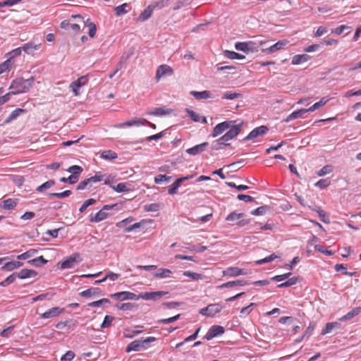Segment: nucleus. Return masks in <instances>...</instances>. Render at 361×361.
<instances>
[{
    "instance_id": "1",
    "label": "nucleus",
    "mask_w": 361,
    "mask_h": 361,
    "mask_svg": "<svg viewBox=\"0 0 361 361\" xmlns=\"http://www.w3.org/2000/svg\"><path fill=\"white\" fill-rule=\"evenodd\" d=\"M34 81V77H30L27 80L18 78L13 80L9 88L12 90V94L25 93L30 90Z\"/></svg>"
},
{
    "instance_id": "2",
    "label": "nucleus",
    "mask_w": 361,
    "mask_h": 361,
    "mask_svg": "<svg viewBox=\"0 0 361 361\" xmlns=\"http://www.w3.org/2000/svg\"><path fill=\"white\" fill-rule=\"evenodd\" d=\"M157 340L155 337H147L145 339L135 340L130 342L126 347V351L129 353L130 351H140L142 349H146L148 345Z\"/></svg>"
},
{
    "instance_id": "3",
    "label": "nucleus",
    "mask_w": 361,
    "mask_h": 361,
    "mask_svg": "<svg viewBox=\"0 0 361 361\" xmlns=\"http://www.w3.org/2000/svg\"><path fill=\"white\" fill-rule=\"evenodd\" d=\"M169 1V0H161L159 2H154L151 4L140 13L138 17V20L142 22L147 20L151 17L152 12L156 7L164 8L168 4Z\"/></svg>"
},
{
    "instance_id": "4",
    "label": "nucleus",
    "mask_w": 361,
    "mask_h": 361,
    "mask_svg": "<svg viewBox=\"0 0 361 361\" xmlns=\"http://www.w3.org/2000/svg\"><path fill=\"white\" fill-rule=\"evenodd\" d=\"M81 261L80 255L78 252H75L61 262L60 263V267L62 269H71Z\"/></svg>"
},
{
    "instance_id": "5",
    "label": "nucleus",
    "mask_w": 361,
    "mask_h": 361,
    "mask_svg": "<svg viewBox=\"0 0 361 361\" xmlns=\"http://www.w3.org/2000/svg\"><path fill=\"white\" fill-rule=\"evenodd\" d=\"M115 205H104L102 209L90 218V222L98 223L106 219L109 216V211Z\"/></svg>"
},
{
    "instance_id": "6",
    "label": "nucleus",
    "mask_w": 361,
    "mask_h": 361,
    "mask_svg": "<svg viewBox=\"0 0 361 361\" xmlns=\"http://www.w3.org/2000/svg\"><path fill=\"white\" fill-rule=\"evenodd\" d=\"M224 307L219 303L210 304L206 307L200 310V313L207 317H214L216 314L220 312Z\"/></svg>"
},
{
    "instance_id": "7",
    "label": "nucleus",
    "mask_w": 361,
    "mask_h": 361,
    "mask_svg": "<svg viewBox=\"0 0 361 361\" xmlns=\"http://www.w3.org/2000/svg\"><path fill=\"white\" fill-rule=\"evenodd\" d=\"M243 213L233 212L226 216V220L227 221L235 222V224L239 226H244L248 224L250 221L247 219H243Z\"/></svg>"
},
{
    "instance_id": "8",
    "label": "nucleus",
    "mask_w": 361,
    "mask_h": 361,
    "mask_svg": "<svg viewBox=\"0 0 361 361\" xmlns=\"http://www.w3.org/2000/svg\"><path fill=\"white\" fill-rule=\"evenodd\" d=\"M235 121H226L222 123L217 124L213 130L212 137H215L223 133L225 130H228Z\"/></svg>"
},
{
    "instance_id": "9",
    "label": "nucleus",
    "mask_w": 361,
    "mask_h": 361,
    "mask_svg": "<svg viewBox=\"0 0 361 361\" xmlns=\"http://www.w3.org/2000/svg\"><path fill=\"white\" fill-rule=\"evenodd\" d=\"M71 18L80 19L82 21V23H83L84 27H89L88 34H89L90 37H94V35L96 34V31H97V27H96V25L94 23L91 22L89 18H87V20H84L83 18L80 15H72Z\"/></svg>"
},
{
    "instance_id": "10",
    "label": "nucleus",
    "mask_w": 361,
    "mask_h": 361,
    "mask_svg": "<svg viewBox=\"0 0 361 361\" xmlns=\"http://www.w3.org/2000/svg\"><path fill=\"white\" fill-rule=\"evenodd\" d=\"M111 297L112 298H115L116 300H136L140 298V296H137L136 294L128 292V291H122L119 293H116L111 295Z\"/></svg>"
},
{
    "instance_id": "11",
    "label": "nucleus",
    "mask_w": 361,
    "mask_h": 361,
    "mask_svg": "<svg viewBox=\"0 0 361 361\" xmlns=\"http://www.w3.org/2000/svg\"><path fill=\"white\" fill-rule=\"evenodd\" d=\"M173 73V70L168 65L163 64L158 66L156 72V80H159L162 77L166 75H171Z\"/></svg>"
},
{
    "instance_id": "12",
    "label": "nucleus",
    "mask_w": 361,
    "mask_h": 361,
    "mask_svg": "<svg viewBox=\"0 0 361 361\" xmlns=\"http://www.w3.org/2000/svg\"><path fill=\"white\" fill-rule=\"evenodd\" d=\"M88 81L87 76H81L75 81L73 82L70 85V87L72 90L75 96L80 94V87L85 85Z\"/></svg>"
},
{
    "instance_id": "13",
    "label": "nucleus",
    "mask_w": 361,
    "mask_h": 361,
    "mask_svg": "<svg viewBox=\"0 0 361 361\" xmlns=\"http://www.w3.org/2000/svg\"><path fill=\"white\" fill-rule=\"evenodd\" d=\"M268 128L265 126H261L259 127L255 128L243 140L246 141L249 140H252L254 138L257 137L258 136L266 134L268 132Z\"/></svg>"
},
{
    "instance_id": "14",
    "label": "nucleus",
    "mask_w": 361,
    "mask_h": 361,
    "mask_svg": "<svg viewBox=\"0 0 361 361\" xmlns=\"http://www.w3.org/2000/svg\"><path fill=\"white\" fill-rule=\"evenodd\" d=\"M225 329L223 326L219 325H214L210 327L209 331H207L205 338L208 341L221 335L224 333Z\"/></svg>"
},
{
    "instance_id": "15",
    "label": "nucleus",
    "mask_w": 361,
    "mask_h": 361,
    "mask_svg": "<svg viewBox=\"0 0 361 361\" xmlns=\"http://www.w3.org/2000/svg\"><path fill=\"white\" fill-rule=\"evenodd\" d=\"M224 276L235 277L240 275H246L247 273L244 269L238 267H228L222 271Z\"/></svg>"
},
{
    "instance_id": "16",
    "label": "nucleus",
    "mask_w": 361,
    "mask_h": 361,
    "mask_svg": "<svg viewBox=\"0 0 361 361\" xmlns=\"http://www.w3.org/2000/svg\"><path fill=\"white\" fill-rule=\"evenodd\" d=\"M167 294L166 291L145 292L140 295V298L147 300H157Z\"/></svg>"
},
{
    "instance_id": "17",
    "label": "nucleus",
    "mask_w": 361,
    "mask_h": 361,
    "mask_svg": "<svg viewBox=\"0 0 361 361\" xmlns=\"http://www.w3.org/2000/svg\"><path fill=\"white\" fill-rule=\"evenodd\" d=\"M288 42L286 39L280 40L268 48L262 49V51L265 54L274 53L279 50L283 49L288 44Z\"/></svg>"
},
{
    "instance_id": "18",
    "label": "nucleus",
    "mask_w": 361,
    "mask_h": 361,
    "mask_svg": "<svg viewBox=\"0 0 361 361\" xmlns=\"http://www.w3.org/2000/svg\"><path fill=\"white\" fill-rule=\"evenodd\" d=\"M147 120L144 118H134L131 121H128L124 123H119L116 125L117 128H124V127H131L133 126H145Z\"/></svg>"
},
{
    "instance_id": "19",
    "label": "nucleus",
    "mask_w": 361,
    "mask_h": 361,
    "mask_svg": "<svg viewBox=\"0 0 361 361\" xmlns=\"http://www.w3.org/2000/svg\"><path fill=\"white\" fill-rule=\"evenodd\" d=\"M64 311V309L60 308L59 307H52L45 312L40 314L41 318L43 319H49L51 317H55L59 315L60 314L63 313Z\"/></svg>"
},
{
    "instance_id": "20",
    "label": "nucleus",
    "mask_w": 361,
    "mask_h": 361,
    "mask_svg": "<svg viewBox=\"0 0 361 361\" xmlns=\"http://www.w3.org/2000/svg\"><path fill=\"white\" fill-rule=\"evenodd\" d=\"M243 123L241 122L237 125H231V126L228 128V130L226 133L228 137L231 140L233 139L236 137L242 130Z\"/></svg>"
},
{
    "instance_id": "21",
    "label": "nucleus",
    "mask_w": 361,
    "mask_h": 361,
    "mask_svg": "<svg viewBox=\"0 0 361 361\" xmlns=\"http://www.w3.org/2000/svg\"><path fill=\"white\" fill-rule=\"evenodd\" d=\"M208 145L209 143L207 142H202L200 145H197L191 148L188 149L186 152L190 155H197L204 151Z\"/></svg>"
},
{
    "instance_id": "22",
    "label": "nucleus",
    "mask_w": 361,
    "mask_h": 361,
    "mask_svg": "<svg viewBox=\"0 0 361 361\" xmlns=\"http://www.w3.org/2000/svg\"><path fill=\"white\" fill-rule=\"evenodd\" d=\"M255 43L253 42H236L235 44V48L238 51H242L245 53H248L250 51L253 50V46Z\"/></svg>"
},
{
    "instance_id": "23",
    "label": "nucleus",
    "mask_w": 361,
    "mask_h": 361,
    "mask_svg": "<svg viewBox=\"0 0 361 361\" xmlns=\"http://www.w3.org/2000/svg\"><path fill=\"white\" fill-rule=\"evenodd\" d=\"M102 295V290L99 288H90L80 293V295L85 298H91L92 296H99Z\"/></svg>"
},
{
    "instance_id": "24",
    "label": "nucleus",
    "mask_w": 361,
    "mask_h": 361,
    "mask_svg": "<svg viewBox=\"0 0 361 361\" xmlns=\"http://www.w3.org/2000/svg\"><path fill=\"white\" fill-rule=\"evenodd\" d=\"M306 114L305 109H298L297 111H293L290 115H288L286 118L284 120L286 123H288L293 120L299 118H305V114Z\"/></svg>"
},
{
    "instance_id": "25",
    "label": "nucleus",
    "mask_w": 361,
    "mask_h": 361,
    "mask_svg": "<svg viewBox=\"0 0 361 361\" xmlns=\"http://www.w3.org/2000/svg\"><path fill=\"white\" fill-rule=\"evenodd\" d=\"M190 94L192 95L197 100L212 98V94L209 90H204L202 92L191 91Z\"/></svg>"
},
{
    "instance_id": "26",
    "label": "nucleus",
    "mask_w": 361,
    "mask_h": 361,
    "mask_svg": "<svg viewBox=\"0 0 361 361\" xmlns=\"http://www.w3.org/2000/svg\"><path fill=\"white\" fill-rule=\"evenodd\" d=\"M248 284L247 281L244 280H236L224 283L217 286L219 289H223L226 288H231L235 286H245Z\"/></svg>"
},
{
    "instance_id": "27",
    "label": "nucleus",
    "mask_w": 361,
    "mask_h": 361,
    "mask_svg": "<svg viewBox=\"0 0 361 361\" xmlns=\"http://www.w3.org/2000/svg\"><path fill=\"white\" fill-rule=\"evenodd\" d=\"M60 27L64 30H72L74 32H78L80 30V26L78 23H71L69 20H63Z\"/></svg>"
},
{
    "instance_id": "28",
    "label": "nucleus",
    "mask_w": 361,
    "mask_h": 361,
    "mask_svg": "<svg viewBox=\"0 0 361 361\" xmlns=\"http://www.w3.org/2000/svg\"><path fill=\"white\" fill-rule=\"evenodd\" d=\"M310 59V56L307 54H297L293 57L291 63L293 65H299L305 62H307Z\"/></svg>"
},
{
    "instance_id": "29",
    "label": "nucleus",
    "mask_w": 361,
    "mask_h": 361,
    "mask_svg": "<svg viewBox=\"0 0 361 361\" xmlns=\"http://www.w3.org/2000/svg\"><path fill=\"white\" fill-rule=\"evenodd\" d=\"M37 273L35 270L23 269L16 275L19 279H25L36 276Z\"/></svg>"
},
{
    "instance_id": "30",
    "label": "nucleus",
    "mask_w": 361,
    "mask_h": 361,
    "mask_svg": "<svg viewBox=\"0 0 361 361\" xmlns=\"http://www.w3.org/2000/svg\"><path fill=\"white\" fill-rule=\"evenodd\" d=\"M23 265V262L19 261H13L6 263L2 267L1 270L3 271H13L16 269H18Z\"/></svg>"
},
{
    "instance_id": "31",
    "label": "nucleus",
    "mask_w": 361,
    "mask_h": 361,
    "mask_svg": "<svg viewBox=\"0 0 361 361\" xmlns=\"http://www.w3.org/2000/svg\"><path fill=\"white\" fill-rule=\"evenodd\" d=\"M360 312H361V307H355L353 310H352L351 311H350L349 312H348L346 314H345L344 316L341 317L339 319V320L341 322L349 320V319L353 318L354 317L358 315Z\"/></svg>"
},
{
    "instance_id": "32",
    "label": "nucleus",
    "mask_w": 361,
    "mask_h": 361,
    "mask_svg": "<svg viewBox=\"0 0 361 361\" xmlns=\"http://www.w3.org/2000/svg\"><path fill=\"white\" fill-rule=\"evenodd\" d=\"M171 111L168 110V109H165L163 107H159V108H155V109H154L153 110H152L150 111H148L147 113V114L152 115V116H164V115H166V114H169L171 113Z\"/></svg>"
},
{
    "instance_id": "33",
    "label": "nucleus",
    "mask_w": 361,
    "mask_h": 361,
    "mask_svg": "<svg viewBox=\"0 0 361 361\" xmlns=\"http://www.w3.org/2000/svg\"><path fill=\"white\" fill-rule=\"evenodd\" d=\"M18 204V201L13 199H7L2 202L1 207L4 209H13Z\"/></svg>"
},
{
    "instance_id": "34",
    "label": "nucleus",
    "mask_w": 361,
    "mask_h": 361,
    "mask_svg": "<svg viewBox=\"0 0 361 361\" xmlns=\"http://www.w3.org/2000/svg\"><path fill=\"white\" fill-rule=\"evenodd\" d=\"M172 274L171 271L168 269H159L157 272L154 274V276L156 278L164 279L169 278Z\"/></svg>"
},
{
    "instance_id": "35",
    "label": "nucleus",
    "mask_w": 361,
    "mask_h": 361,
    "mask_svg": "<svg viewBox=\"0 0 361 361\" xmlns=\"http://www.w3.org/2000/svg\"><path fill=\"white\" fill-rule=\"evenodd\" d=\"M37 252L38 251L36 249H30V250H27V252L18 255L17 257V259L19 260H25V259H30V258L32 257L33 256H35L37 253Z\"/></svg>"
},
{
    "instance_id": "36",
    "label": "nucleus",
    "mask_w": 361,
    "mask_h": 361,
    "mask_svg": "<svg viewBox=\"0 0 361 361\" xmlns=\"http://www.w3.org/2000/svg\"><path fill=\"white\" fill-rule=\"evenodd\" d=\"M129 184L127 183H120L116 185L111 186V188L117 192H123L129 191Z\"/></svg>"
},
{
    "instance_id": "37",
    "label": "nucleus",
    "mask_w": 361,
    "mask_h": 361,
    "mask_svg": "<svg viewBox=\"0 0 361 361\" xmlns=\"http://www.w3.org/2000/svg\"><path fill=\"white\" fill-rule=\"evenodd\" d=\"M28 263L35 267H42L47 263V260L45 259L43 256H39L33 259L29 260Z\"/></svg>"
},
{
    "instance_id": "38",
    "label": "nucleus",
    "mask_w": 361,
    "mask_h": 361,
    "mask_svg": "<svg viewBox=\"0 0 361 361\" xmlns=\"http://www.w3.org/2000/svg\"><path fill=\"white\" fill-rule=\"evenodd\" d=\"M55 183H56L55 180H49L47 182H45L43 184H42L39 186H38L36 188V190L37 192H44L45 190L49 189L52 186H54L55 185Z\"/></svg>"
},
{
    "instance_id": "39",
    "label": "nucleus",
    "mask_w": 361,
    "mask_h": 361,
    "mask_svg": "<svg viewBox=\"0 0 361 361\" xmlns=\"http://www.w3.org/2000/svg\"><path fill=\"white\" fill-rule=\"evenodd\" d=\"M24 111L23 109H15L14 111H13L10 115L8 116V117L4 121V124H6V123H8L10 122H11L12 121L16 119V118L21 114Z\"/></svg>"
},
{
    "instance_id": "40",
    "label": "nucleus",
    "mask_w": 361,
    "mask_h": 361,
    "mask_svg": "<svg viewBox=\"0 0 361 361\" xmlns=\"http://www.w3.org/2000/svg\"><path fill=\"white\" fill-rule=\"evenodd\" d=\"M313 210L317 212L321 221H322L325 224L330 223V219H329V215L324 210H322L319 207L313 209Z\"/></svg>"
},
{
    "instance_id": "41",
    "label": "nucleus",
    "mask_w": 361,
    "mask_h": 361,
    "mask_svg": "<svg viewBox=\"0 0 361 361\" xmlns=\"http://www.w3.org/2000/svg\"><path fill=\"white\" fill-rule=\"evenodd\" d=\"M224 56L230 59H244L245 57L244 55L236 53L233 51L226 50L224 51Z\"/></svg>"
},
{
    "instance_id": "42",
    "label": "nucleus",
    "mask_w": 361,
    "mask_h": 361,
    "mask_svg": "<svg viewBox=\"0 0 361 361\" xmlns=\"http://www.w3.org/2000/svg\"><path fill=\"white\" fill-rule=\"evenodd\" d=\"M129 7V5L126 3H124L120 6H118L114 8V11L117 16H122L128 13L127 8Z\"/></svg>"
},
{
    "instance_id": "43",
    "label": "nucleus",
    "mask_w": 361,
    "mask_h": 361,
    "mask_svg": "<svg viewBox=\"0 0 361 361\" xmlns=\"http://www.w3.org/2000/svg\"><path fill=\"white\" fill-rule=\"evenodd\" d=\"M101 157L106 160H113L117 158V154L111 150H105L101 153Z\"/></svg>"
},
{
    "instance_id": "44",
    "label": "nucleus",
    "mask_w": 361,
    "mask_h": 361,
    "mask_svg": "<svg viewBox=\"0 0 361 361\" xmlns=\"http://www.w3.org/2000/svg\"><path fill=\"white\" fill-rule=\"evenodd\" d=\"M340 324L338 322L327 323L325 327L322 331V334L325 335L331 332L334 328H338Z\"/></svg>"
},
{
    "instance_id": "45",
    "label": "nucleus",
    "mask_w": 361,
    "mask_h": 361,
    "mask_svg": "<svg viewBox=\"0 0 361 361\" xmlns=\"http://www.w3.org/2000/svg\"><path fill=\"white\" fill-rule=\"evenodd\" d=\"M71 194H72V192L71 190H65V191H63L62 192L49 193L48 196L50 197H54L62 199V198H65V197H69Z\"/></svg>"
},
{
    "instance_id": "46",
    "label": "nucleus",
    "mask_w": 361,
    "mask_h": 361,
    "mask_svg": "<svg viewBox=\"0 0 361 361\" xmlns=\"http://www.w3.org/2000/svg\"><path fill=\"white\" fill-rule=\"evenodd\" d=\"M200 330V328H199V329H197L196 330V331H195L193 334H192L191 336H190L187 337V338L184 340V341L180 342V343H178V344H176V348H180L182 345H183V344H184V343H187V342H189V341H192L195 340V339H196V338L197 337V335H198V333H199Z\"/></svg>"
},
{
    "instance_id": "47",
    "label": "nucleus",
    "mask_w": 361,
    "mask_h": 361,
    "mask_svg": "<svg viewBox=\"0 0 361 361\" xmlns=\"http://www.w3.org/2000/svg\"><path fill=\"white\" fill-rule=\"evenodd\" d=\"M242 97V94L237 92H227L222 94V99H235Z\"/></svg>"
},
{
    "instance_id": "48",
    "label": "nucleus",
    "mask_w": 361,
    "mask_h": 361,
    "mask_svg": "<svg viewBox=\"0 0 361 361\" xmlns=\"http://www.w3.org/2000/svg\"><path fill=\"white\" fill-rule=\"evenodd\" d=\"M11 59H7L4 62L0 64V74L9 71L11 68Z\"/></svg>"
},
{
    "instance_id": "49",
    "label": "nucleus",
    "mask_w": 361,
    "mask_h": 361,
    "mask_svg": "<svg viewBox=\"0 0 361 361\" xmlns=\"http://www.w3.org/2000/svg\"><path fill=\"white\" fill-rule=\"evenodd\" d=\"M269 210V207L267 205H264V206L257 208L255 210H252L251 212V214L255 215V216L262 215V214H265Z\"/></svg>"
},
{
    "instance_id": "50",
    "label": "nucleus",
    "mask_w": 361,
    "mask_h": 361,
    "mask_svg": "<svg viewBox=\"0 0 361 361\" xmlns=\"http://www.w3.org/2000/svg\"><path fill=\"white\" fill-rule=\"evenodd\" d=\"M181 183L177 179L169 188L168 190V192L171 195H173L177 193V190L178 188L180 186Z\"/></svg>"
},
{
    "instance_id": "51",
    "label": "nucleus",
    "mask_w": 361,
    "mask_h": 361,
    "mask_svg": "<svg viewBox=\"0 0 361 361\" xmlns=\"http://www.w3.org/2000/svg\"><path fill=\"white\" fill-rule=\"evenodd\" d=\"M16 274L15 273L12 274L9 276H8L5 280L0 282V286L5 287V286H8L9 284L14 282V281L16 280Z\"/></svg>"
},
{
    "instance_id": "52",
    "label": "nucleus",
    "mask_w": 361,
    "mask_h": 361,
    "mask_svg": "<svg viewBox=\"0 0 361 361\" xmlns=\"http://www.w3.org/2000/svg\"><path fill=\"white\" fill-rule=\"evenodd\" d=\"M298 281V278L293 277L290 279H288L284 283H282L279 285H278V288H285V287H290L293 285H295Z\"/></svg>"
},
{
    "instance_id": "53",
    "label": "nucleus",
    "mask_w": 361,
    "mask_h": 361,
    "mask_svg": "<svg viewBox=\"0 0 361 361\" xmlns=\"http://www.w3.org/2000/svg\"><path fill=\"white\" fill-rule=\"evenodd\" d=\"M171 179V176L166 175L159 174L154 178V182L157 184H160L163 182H169Z\"/></svg>"
},
{
    "instance_id": "54",
    "label": "nucleus",
    "mask_w": 361,
    "mask_h": 361,
    "mask_svg": "<svg viewBox=\"0 0 361 361\" xmlns=\"http://www.w3.org/2000/svg\"><path fill=\"white\" fill-rule=\"evenodd\" d=\"M279 257L273 253L271 254V255L268 256V257H266L264 259H259V260H257L256 262V264H265V263H268V262H270L274 259H276V258H278Z\"/></svg>"
},
{
    "instance_id": "55",
    "label": "nucleus",
    "mask_w": 361,
    "mask_h": 361,
    "mask_svg": "<svg viewBox=\"0 0 361 361\" xmlns=\"http://www.w3.org/2000/svg\"><path fill=\"white\" fill-rule=\"evenodd\" d=\"M279 257L273 253L271 254V255L268 256V257H266L264 259H259V260H257L256 262V264H265V263H268V262H270L274 259H276V258H278Z\"/></svg>"
},
{
    "instance_id": "56",
    "label": "nucleus",
    "mask_w": 361,
    "mask_h": 361,
    "mask_svg": "<svg viewBox=\"0 0 361 361\" xmlns=\"http://www.w3.org/2000/svg\"><path fill=\"white\" fill-rule=\"evenodd\" d=\"M330 183L331 181L329 178L320 179L315 183V186L320 189H324L328 187L330 185Z\"/></svg>"
},
{
    "instance_id": "57",
    "label": "nucleus",
    "mask_w": 361,
    "mask_h": 361,
    "mask_svg": "<svg viewBox=\"0 0 361 361\" xmlns=\"http://www.w3.org/2000/svg\"><path fill=\"white\" fill-rule=\"evenodd\" d=\"M83 171L82 168L78 165H73L68 168V171L72 173L71 175L79 176V174Z\"/></svg>"
},
{
    "instance_id": "58",
    "label": "nucleus",
    "mask_w": 361,
    "mask_h": 361,
    "mask_svg": "<svg viewBox=\"0 0 361 361\" xmlns=\"http://www.w3.org/2000/svg\"><path fill=\"white\" fill-rule=\"evenodd\" d=\"M96 202V200L93 198L88 199L84 202L80 208L79 209V212L82 213L85 211V209L90 205L94 204Z\"/></svg>"
},
{
    "instance_id": "59",
    "label": "nucleus",
    "mask_w": 361,
    "mask_h": 361,
    "mask_svg": "<svg viewBox=\"0 0 361 361\" xmlns=\"http://www.w3.org/2000/svg\"><path fill=\"white\" fill-rule=\"evenodd\" d=\"M113 320H114V317L112 316L106 315L102 324H101V328H102V329L109 328L111 325Z\"/></svg>"
},
{
    "instance_id": "60",
    "label": "nucleus",
    "mask_w": 361,
    "mask_h": 361,
    "mask_svg": "<svg viewBox=\"0 0 361 361\" xmlns=\"http://www.w3.org/2000/svg\"><path fill=\"white\" fill-rule=\"evenodd\" d=\"M332 171V168L329 165L324 166L320 170L317 172V175L318 176H323L324 175L329 174Z\"/></svg>"
},
{
    "instance_id": "61",
    "label": "nucleus",
    "mask_w": 361,
    "mask_h": 361,
    "mask_svg": "<svg viewBox=\"0 0 361 361\" xmlns=\"http://www.w3.org/2000/svg\"><path fill=\"white\" fill-rule=\"evenodd\" d=\"M183 275L185 276L192 279V280H199L202 279V274L192 272L190 271H184Z\"/></svg>"
},
{
    "instance_id": "62",
    "label": "nucleus",
    "mask_w": 361,
    "mask_h": 361,
    "mask_svg": "<svg viewBox=\"0 0 361 361\" xmlns=\"http://www.w3.org/2000/svg\"><path fill=\"white\" fill-rule=\"evenodd\" d=\"M109 303H110V300L109 299L102 298V299H101L99 300L90 302L88 304V306L89 307H99V306H101L102 305L109 304Z\"/></svg>"
},
{
    "instance_id": "63",
    "label": "nucleus",
    "mask_w": 361,
    "mask_h": 361,
    "mask_svg": "<svg viewBox=\"0 0 361 361\" xmlns=\"http://www.w3.org/2000/svg\"><path fill=\"white\" fill-rule=\"evenodd\" d=\"M185 111L188 113V116L194 121L198 122L200 121V116L195 111L186 109Z\"/></svg>"
},
{
    "instance_id": "64",
    "label": "nucleus",
    "mask_w": 361,
    "mask_h": 361,
    "mask_svg": "<svg viewBox=\"0 0 361 361\" xmlns=\"http://www.w3.org/2000/svg\"><path fill=\"white\" fill-rule=\"evenodd\" d=\"M78 178L79 177L78 176L71 175L68 178H65V177L61 178L60 181L63 182V183L68 182L70 184H73L78 180Z\"/></svg>"
}]
</instances>
